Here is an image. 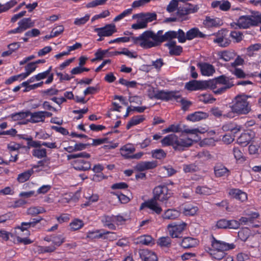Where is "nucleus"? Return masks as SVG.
Instances as JSON below:
<instances>
[{
  "label": "nucleus",
  "instance_id": "1",
  "mask_svg": "<svg viewBox=\"0 0 261 261\" xmlns=\"http://www.w3.org/2000/svg\"><path fill=\"white\" fill-rule=\"evenodd\" d=\"M153 194L152 198L141 204L140 210H142L144 207H147L156 214L159 215L162 212V208L158 201L166 203L168 199L171 197L172 193L170 192L167 187L158 186L153 189Z\"/></svg>",
  "mask_w": 261,
  "mask_h": 261
},
{
  "label": "nucleus",
  "instance_id": "2",
  "mask_svg": "<svg viewBox=\"0 0 261 261\" xmlns=\"http://www.w3.org/2000/svg\"><path fill=\"white\" fill-rule=\"evenodd\" d=\"M193 140L189 138H183L180 135L178 138L174 134L166 136L161 140L164 146H172L175 150H182L184 148L189 147L193 144Z\"/></svg>",
  "mask_w": 261,
  "mask_h": 261
},
{
  "label": "nucleus",
  "instance_id": "3",
  "mask_svg": "<svg viewBox=\"0 0 261 261\" xmlns=\"http://www.w3.org/2000/svg\"><path fill=\"white\" fill-rule=\"evenodd\" d=\"M153 36V32L146 31L139 37H133L131 39L136 45L144 49H148L159 45Z\"/></svg>",
  "mask_w": 261,
  "mask_h": 261
},
{
  "label": "nucleus",
  "instance_id": "4",
  "mask_svg": "<svg viewBox=\"0 0 261 261\" xmlns=\"http://www.w3.org/2000/svg\"><path fill=\"white\" fill-rule=\"evenodd\" d=\"M246 95H239L235 97V102L231 107V110L238 115H246L251 110V107L247 101Z\"/></svg>",
  "mask_w": 261,
  "mask_h": 261
},
{
  "label": "nucleus",
  "instance_id": "5",
  "mask_svg": "<svg viewBox=\"0 0 261 261\" xmlns=\"http://www.w3.org/2000/svg\"><path fill=\"white\" fill-rule=\"evenodd\" d=\"M90 155L86 152H80L75 154H71L67 155L68 160L80 158L73 161L72 165L76 170H88L91 168V164L89 162L85 161L81 158H89Z\"/></svg>",
  "mask_w": 261,
  "mask_h": 261
},
{
  "label": "nucleus",
  "instance_id": "6",
  "mask_svg": "<svg viewBox=\"0 0 261 261\" xmlns=\"http://www.w3.org/2000/svg\"><path fill=\"white\" fill-rule=\"evenodd\" d=\"M133 19L138 18L137 23L132 24V28L135 30L146 28L147 23L156 19L155 13H139L133 16Z\"/></svg>",
  "mask_w": 261,
  "mask_h": 261
},
{
  "label": "nucleus",
  "instance_id": "7",
  "mask_svg": "<svg viewBox=\"0 0 261 261\" xmlns=\"http://www.w3.org/2000/svg\"><path fill=\"white\" fill-rule=\"evenodd\" d=\"M163 132L166 133L170 132H181L182 133L192 134L194 135V139L196 141L200 140V138L199 137L198 134H202L204 133V130H200L198 128L189 129L186 128V125H183L182 127H181L180 124L177 125L172 124L168 127L164 129Z\"/></svg>",
  "mask_w": 261,
  "mask_h": 261
},
{
  "label": "nucleus",
  "instance_id": "8",
  "mask_svg": "<svg viewBox=\"0 0 261 261\" xmlns=\"http://www.w3.org/2000/svg\"><path fill=\"white\" fill-rule=\"evenodd\" d=\"M261 23V15L242 16L238 20L237 25L240 29H246Z\"/></svg>",
  "mask_w": 261,
  "mask_h": 261
},
{
  "label": "nucleus",
  "instance_id": "9",
  "mask_svg": "<svg viewBox=\"0 0 261 261\" xmlns=\"http://www.w3.org/2000/svg\"><path fill=\"white\" fill-rule=\"evenodd\" d=\"M185 87L190 91H194L199 89H205L207 88L215 89L216 87H213V82L211 81H200L193 80L187 83Z\"/></svg>",
  "mask_w": 261,
  "mask_h": 261
},
{
  "label": "nucleus",
  "instance_id": "10",
  "mask_svg": "<svg viewBox=\"0 0 261 261\" xmlns=\"http://www.w3.org/2000/svg\"><path fill=\"white\" fill-rule=\"evenodd\" d=\"M18 27L9 32V33H21L28 29L33 27L35 22L32 21L31 18H24L20 20L18 23Z\"/></svg>",
  "mask_w": 261,
  "mask_h": 261
},
{
  "label": "nucleus",
  "instance_id": "11",
  "mask_svg": "<svg viewBox=\"0 0 261 261\" xmlns=\"http://www.w3.org/2000/svg\"><path fill=\"white\" fill-rule=\"evenodd\" d=\"M214 42L217 43L219 46L226 47L230 43V40L229 39L228 32L225 30L219 31L216 35Z\"/></svg>",
  "mask_w": 261,
  "mask_h": 261
},
{
  "label": "nucleus",
  "instance_id": "12",
  "mask_svg": "<svg viewBox=\"0 0 261 261\" xmlns=\"http://www.w3.org/2000/svg\"><path fill=\"white\" fill-rule=\"evenodd\" d=\"M211 249H216L217 250H220L225 251L230 249L234 248L235 245L233 244H228L224 242L217 240L214 237H213L212 241Z\"/></svg>",
  "mask_w": 261,
  "mask_h": 261
},
{
  "label": "nucleus",
  "instance_id": "13",
  "mask_svg": "<svg viewBox=\"0 0 261 261\" xmlns=\"http://www.w3.org/2000/svg\"><path fill=\"white\" fill-rule=\"evenodd\" d=\"M186 223H182L179 224H170L168 225L169 234L172 238H178L180 234L186 226Z\"/></svg>",
  "mask_w": 261,
  "mask_h": 261
},
{
  "label": "nucleus",
  "instance_id": "14",
  "mask_svg": "<svg viewBox=\"0 0 261 261\" xmlns=\"http://www.w3.org/2000/svg\"><path fill=\"white\" fill-rule=\"evenodd\" d=\"M95 31L97 32L100 37L110 36L116 32V29L115 24H109L102 28H96Z\"/></svg>",
  "mask_w": 261,
  "mask_h": 261
},
{
  "label": "nucleus",
  "instance_id": "15",
  "mask_svg": "<svg viewBox=\"0 0 261 261\" xmlns=\"http://www.w3.org/2000/svg\"><path fill=\"white\" fill-rule=\"evenodd\" d=\"M177 94V92L174 91L166 92L164 91H159L155 94L154 97L157 99L166 100L175 99L178 101V98L179 97V95Z\"/></svg>",
  "mask_w": 261,
  "mask_h": 261
},
{
  "label": "nucleus",
  "instance_id": "16",
  "mask_svg": "<svg viewBox=\"0 0 261 261\" xmlns=\"http://www.w3.org/2000/svg\"><path fill=\"white\" fill-rule=\"evenodd\" d=\"M140 258L144 261H158L155 252L148 249H140L139 251Z\"/></svg>",
  "mask_w": 261,
  "mask_h": 261
},
{
  "label": "nucleus",
  "instance_id": "17",
  "mask_svg": "<svg viewBox=\"0 0 261 261\" xmlns=\"http://www.w3.org/2000/svg\"><path fill=\"white\" fill-rule=\"evenodd\" d=\"M157 166L155 161L141 162L135 167V169L138 171H143L146 170L152 169Z\"/></svg>",
  "mask_w": 261,
  "mask_h": 261
},
{
  "label": "nucleus",
  "instance_id": "18",
  "mask_svg": "<svg viewBox=\"0 0 261 261\" xmlns=\"http://www.w3.org/2000/svg\"><path fill=\"white\" fill-rule=\"evenodd\" d=\"M259 216L258 214L253 213L251 215H248V217H242L239 220L240 225H248L252 227H257L258 225H253V221L255 219Z\"/></svg>",
  "mask_w": 261,
  "mask_h": 261
},
{
  "label": "nucleus",
  "instance_id": "19",
  "mask_svg": "<svg viewBox=\"0 0 261 261\" xmlns=\"http://www.w3.org/2000/svg\"><path fill=\"white\" fill-rule=\"evenodd\" d=\"M228 193L232 198L242 202H244L247 199V194L238 189H230Z\"/></svg>",
  "mask_w": 261,
  "mask_h": 261
},
{
  "label": "nucleus",
  "instance_id": "20",
  "mask_svg": "<svg viewBox=\"0 0 261 261\" xmlns=\"http://www.w3.org/2000/svg\"><path fill=\"white\" fill-rule=\"evenodd\" d=\"M136 150L135 148L132 144H126L122 146L120 149V153L126 159H130Z\"/></svg>",
  "mask_w": 261,
  "mask_h": 261
},
{
  "label": "nucleus",
  "instance_id": "21",
  "mask_svg": "<svg viewBox=\"0 0 261 261\" xmlns=\"http://www.w3.org/2000/svg\"><path fill=\"white\" fill-rule=\"evenodd\" d=\"M201 74L205 76H210L215 72L214 66L208 63L199 64Z\"/></svg>",
  "mask_w": 261,
  "mask_h": 261
},
{
  "label": "nucleus",
  "instance_id": "22",
  "mask_svg": "<svg viewBox=\"0 0 261 261\" xmlns=\"http://www.w3.org/2000/svg\"><path fill=\"white\" fill-rule=\"evenodd\" d=\"M43 114L42 111L34 113L30 112L29 116H30V118L28 121L34 123L43 122L44 121V116Z\"/></svg>",
  "mask_w": 261,
  "mask_h": 261
},
{
  "label": "nucleus",
  "instance_id": "23",
  "mask_svg": "<svg viewBox=\"0 0 261 261\" xmlns=\"http://www.w3.org/2000/svg\"><path fill=\"white\" fill-rule=\"evenodd\" d=\"M214 173L216 176L221 177L223 176H228L229 171L223 165H217L214 167Z\"/></svg>",
  "mask_w": 261,
  "mask_h": 261
},
{
  "label": "nucleus",
  "instance_id": "24",
  "mask_svg": "<svg viewBox=\"0 0 261 261\" xmlns=\"http://www.w3.org/2000/svg\"><path fill=\"white\" fill-rule=\"evenodd\" d=\"M170 49V54L174 55H179L182 51V47L180 46L176 45L175 41L168 42L165 44Z\"/></svg>",
  "mask_w": 261,
  "mask_h": 261
},
{
  "label": "nucleus",
  "instance_id": "25",
  "mask_svg": "<svg viewBox=\"0 0 261 261\" xmlns=\"http://www.w3.org/2000/svg\"><path fill=\"white\" fill-rule=\"evenodd\" d=\"M179 212L174 209H168L166 210L162 216L163 219L167 220H174L179 216Z\"/></svg>",
  "mask_w": 261,
  "mask_h": 261
},
{
  "label": "nucleus",
  "instance_id": "26",
  "mask_svg": "<svg viewBox=\"0 0 261 261\" xmlns=\"http://www.w3.org/2000/svg\"><path fill=\"white\" fill-rule=\"evenodd\" d=\"M208 116V114L203 112H196L187 116V119L192 121H197L205 119Z\"/></svg>",
  "mask_w": 261,
  "mask_h": 261
},
{
  "label": "nucleus",
  "instance_id": "27",
  "mask_svg": "<svg viewBox=\"0 0 261 261\" xmlns=\"http://www.w3.org/2000/svg\"><path fill=\"white\" fill-rule=\"evenodd\" d=\"M204 36L205 35L196 28H192L187 32V39L189 40L196 37L203 38Z\"/></svg>",
  "mask_w": 261,
  "mask_h": 261
},
{
  "label": "nucleus",
  "instance_id": "28",
  "mask_svg": "<svg viewBox=\"0 0 261 261\" xmlns=\"http://www.w3.org/2000/svg\"><path fill=\"white\" fill-rule=\"evenodd\" d=\"M197 245V241L196 239L191 237H186L183 239L181 245L185 248L194 247Z\"/></svg>",
  "mask_w": 261,
  "mask_h": 261
},
{
  "label": "nucleus",
  "instance_id": "29",
  "mask_svg": "<svg viewBox=\"0 0 261 261\" xmlns=\"http://www.w3.org/2000/svg\"><path fill=\"white\" fill-rule=\"evenodd\" d=\"M102 221L104 225L107 226L109 229L112 230L116 229V227L113 224V223H115L114 216H104Z\"/></svg>",
  "mask_w": 261,
  "mask_h": 261
},
{
  "label": "nucleus",
  "instance_id": "30",
  "mask_svg": "<svg viewBox=\"0 0 261 261\" xmlns=\"http://www.w3.org/2000/svg\"><path fill=\"white\" fill-rule=\"evenodd\" d=\"M251 140V135L249 133H243L237 139L239 144L245 146L248 144Z\"/></svg>",
  "mask_w": 261,
  "mask_h": 261
},
{
  "label": "nucleus",
  "instance_id": "31",
  "mask_svg": "<svg viewBox=\"0 0 261 261\" xmlns=\"http://www.w3.org/2000/svg\"><path fill=\"white\" fill-rule=\"evenodd\" d=\"M144 120V118L142 115H138L133 117L126 125V128L129 129L132 126L137 125Z\"/></svg>",
  "mask_w": 261,
  "mask_h": 261
},
{
  "label": "nucleus",
  "instance_id": "32",
  "mask_svg": "<svg viewBox=\"0 0 261 261\" xmlns=\"http://www.w3.org/2000/svg\"><path fill=\"white\" fill-rule=\"evenodd\" d=\"M212 82H213V87H216L215 88H218L217 85L219 84H223L224 86H230V85H233L232 83L229 82V79L224 75H221L218 77L215 81V83H214V81Z\"/></svg>",
  "mask_w": 261,
  "mask_h": 261
},
{
  "label": "nucleus",
  "instance_id": "33",
  "mask_svg": "<svg viewBox=\"0 0 261 261\" xmlns=\"http://www.w3.org/2000/svg\"><path fill=\"white\" fill-rule=\"evenodd\" d=\"M34 173L33 169H30L22 173L19 174L17 177V180L19 182H24L30 178V176Z\"/></svg>",
  "mask_w": 261,
  "mask_h": 261
},
{
  "label": "nucleus",
  "instance_id": "34",
  "mask_svg": "<svg viewBox=\"0 0 261 261\" xmlns=\"http://www.w3.org/2000/svg\"><path fill=\"white\" fill-rule=\"evenodd\" d=\"M42 219V218L39 219H33L32 221L29 222H22L21 223V226L20 227H18V228L20 229L21 232H23L31 227H34L36 224L40 222Z\"/></svg>",
  "mask_w": 261,
  "mask_h": 261
},
{
  "label": "nucleus",
  "instance_id": "35",
  "mask_svg": "<svg viewBox=\"0 0 261 261\" xmlns=\"http://www.w3.org/2000/svg\"><path fill=\"white\" fill-rule=\"evenodd\" d=\"M46 212V210L43 207L41 206H34L31 207L27 210V214L31 216H36L39 214H42Z\"/></svg>",
  "mask_w": 261,
  "mask_h": 261
},
{
  "label": "nucleus",
  "instance_id": "36",
  "mask_svg": "<svg viewBox=\"0 0 261 261\" xmlns=\"http://www.w3.org/2000/svg\"><path fill=\"white\" fill-rule=\"evenodd\" d=\"M171 240L169 237H163L159 238L157 244L161 247L169 248L171 246Z\"/></svg>",
  "mask_w": 261,
  "mask_h": 261
},
{
  "label": "nucleus",
  "instance_id": "37",
  "mask_svg": "<svg viewBox=\"0 0 261 261\" xmlns=\"http://www.w3.org/2000/svg\"><path fill=\"white\" fill-rule=\"evenodd\" d=\"M209 254L212 257L218 260L222 259L226 255L225 251L216 249H210Z\"/></svg>",
  "mask_w": 261,
  "mask_h": 261
},
{
  "label": "nucleus",
  "instance_id": "38",
  "mask_svg": "<svg viewBox=\"0 0 261 261\" xmlns=\"http://www.w3.org/2000/svg\"><path fill=\"white\" fill-rule=\"evenodd\" d=\"M204 24L207 27H215L219 25L220 21L218 19L206 16L203 22Z\"/></svg>",
  "mask_w": 261,
  "mask_h": 261
},
{
  "label": "nucleus",
  "instance_id": "39",
  "mask_svg": "<svg viewBox=\"0 0 261 261\" xmlns=\"http://www.w3.org/2000/svg\"><path fill=\"white\" fill-rule=\"evenodd\" d=\"M198 210L197 206H187L183 208L182 213L185 216H194Z\"/></svg>",
  "mask_w": 261,
  "mask_h": 261
},
{
  "label": "nucleus",
  "instance_id": "40",
  "mask_svg": "<svg viewBox=\"0 0 261 261\" xmlns=\"http://www.w3.org/2000/svg\"><path fill=\"white\" fill-rule=\"evenodd\" d=\"M236 54L233 51H224L221 53L220 58L225 61H229L236 57Z\"/></svg>",
  "mask_w": 261,
  "mask_h": 261
},
{
  "label": "nucleus",
  "instance_id": "41",
  "mask_svg": "<svg viewBox=\"0 0 261 261\" xmlns=\"http://www.w3.org/2000/svg\"><path fill=\"white\" fill-rule=\"evenodd\" d=\"M17 4L16 0H11L7 2L5 5H1L0 4V13L5 12L13 7Z\"/></svg>",
  "mask_w": 261,
  "mask_h": 261
},
{
  "label": "nucleus",
  "instance_id": "42",
  "mask_svg": "<svg viewBox=\"0 0 261 261\" xmlns=\"http://www.w3.org/2000/svg\"><path fill=\"white\" fill-rule=\"evenodd\" d=\"M139 242L140 243L145 245H151L154 244V240L150 236L148 235L140 237Z\"/></svg>",
  "mask_w": 261,
  "mask_h": 261
},
{
  "label": "nucleus",
  "instance_id": "43",
  "mask_svg": "<svg viewBox=\"0 0 261 261\" xmlns=\"http://www.w3.org/2000/svg\"><path fill=\"white\" fill-rule=\"evenodd\" d=\"M195 192L198 194L207 195L211 194L212 190L206 187L198 186L196 189Z\"/></svg>",
  "mask_w": 261,
  "mask_h": 261
},
{
  "label": "nucleus",
  "instance_id": "44",
  "mask_svg": "<svg viewBox=\"0 0 261 261\" xmlns=\"http://www.w3.org/2000/svg\"><path fill=\"white\" fill-rule=\"evenodd\" d=\"M30 111L21 112L12 115L14 120L17 121L22 120L29 116Z\"/></svg>",
  "mask_w": 261,
  "mask_h": 261
},
{
  "label": "nucleus",
  "instance_id": "45",
  "mask_svg": "<svg viewBox=\"0 0 261 261\" xmlns=\"http://www.w3.org/2000/svg\"><path fill=\"white\" fill-rule=\"evenodd\" d=\"M84 225L83 221L79 219L73 220L70 224V229L72 230H76L82 228Z\"/></svg>",
  "mask_w": 261,
  "mask_h": 261
},
{
  "label": "nucleus",
  "instance_id": "46",
  "mask_svg": "<svg viewBox=\"0 0 261 261\" xmlns=\"http://www.w3.org/2000/svg\"><path fill=\"white\" fill-rule=\"evenodd\" d=\"M185 173H193L198 170V167L195 164L184 165L183 167Z\"/></svg>",
  "mask_w": 261,
  "mask_h": 261
},
{
  "label": "nucleus",
  "instance_id": "47",
  "mask_svg": "<svg viewBox=\"0 0 261 261\" xmlns=\"http://www.w3.org/2000/svg\"><path fill=\"white\" fill-rule=\"evenodd\" d=\"M33 156L40 159L46 156V150L44 148L34 149L32 152Z\"/></svg>",
  "mask_w": 261,
  "mask_h": 261
},
{
  "label": "nucleus",
  "instance_id": "48",
  "mask_svg": "<svg viewBox=\"0 0 261 261\" xmlns=\"http://www.w3.org/2000/svg\"><path fill=\"white\" fill-rule=\"evenodd\" d=\"M176 32L173 31H168L164 35L163 42L166 41H171L172 39L176 38Z\"/></svg>",
  "mask_w": 261,
  "mask_h": 261
},
{
  "label": "nucleus",
  "instance_id": "49",
  "mask_svg": "<svg viewBox=\"0 0 261 261\" xmlns=\"http://www.w3.org/2000/svg\"><path fill=\"white\" fill-rule=\"evenodd\" d=\"M103 233L100 232V230L89 231L87 234V238L91 239L101 238L103 237Z\"/></svg>",
  "mask_w": 261,
  "mask_h": 261
},
{
  "label": "nucleus",
  "instance_id": "50",
  "mask_svg": "<svg viewBox=\"0 0 261 261\" xmlns=\"http://www.w3.org/2000/svg\"><path fill=\"white\" fill-rule=\"evenodd\" d=\"M152 155L154 158L157 159H162L165 158L166 156V153L163 149H156L152 151Z\"/></svg>",
  "mask_w": 261,
  "mask_h": 261
},
{
  "label": "nucleus",
  "instance_id": "51",
  "mask_svg": "<svg viewBox=\"0 0 261 261\" xmlns=\"http://www.w3.org/2000/svg\"><path fill=\"white\" fill-rule=\"evenodd\" d=\"M230 71L231 73L235 75L238 78H245L246 76V74L241 69L234 68L233 69H231Z\"/></svg>",
  "mask_w": 261,
  "mask_h": 261
},
{
  "label": "nucleus",
  "instance_id": "52",
  "mask_svg": "<svg viewBox=\"0 0 261 261\" xmlns=\"http://www.w3.org/2000/svg\"><path fill=\"white\" fill-rule=\"evenodd\" d=\"M230 36L236 42H239L242 40L243 34L239 31H233L230 33Z\"/></svg>",
  "mask_w": 261,
  "mask_h": 261
},
{
  "label": "nucleus",
  "instance_id": "53",
  "mask_svg": "<svg viewBox=\"0 0 261 261\" xmlns=\"http://www.w3.org/2000/svg\"><path fill=\"white\" fill-rule=\"evenodd\" d=\"M228 225V220L223 219L217 221L216 227L219 229H227Z\"/></svg>",
  "mask_w": 261,
  "mask_h": 261
},
{
  "label": "nucleus",
  "instance_id": "54",
  "mask_svg": "<svg viewBox=\"0 0 261 261\" xmlns=\"http://www.w3.org/2000/svg\"><path fill=\"white\" fill-rule=\"evenodd\" d=\"M103 233V239H107L109 241H113L116 239L117 237L114 232H112L108 231H103L102 232Z\"/></svg>",
  "mask_w": 261,
  "mask_h": 261
},
{
  "label": "nucleus",
  "instance_id": "55",
  "mask_svg": "<svg viewBox=\"0 0 261 261\" xmlns=\"http://www.w3.org/2000/svg\"><path fill=\"white\" fill-rule=\"evenodd\" d=\"M233 155L236 160H245V158L244 157L243 153L240 150V149L238 147H234L233 149Z\"/></svg>",
  "mask_w": 261,
  "mask_h": 261
},
{
  "label": "nucleus",
  "instance_id": "56",
  "mask_svg": "<svg viewBox=\"0 0 261 261\" xmlns=\"http://www.w3.org/2000/svg\"><path fill=\"white\" fill-rule=\"evenodd\" d=\"M233 85H230V86H223L220 88H216L215 89H212L213 90V92L216 94H220L225 92L227 89L231 88Z\"/></svg>",
  "mask_w": 261,
  "mask_h": 261
},
{
  "label": "nucleus",
  "instance_id": "57",
  "mask_svg": "<svg viewBox=\"0 0 261 261\" xmlns=\"http://www.w3.org/2000/svg\"><path fill=\"white\" fill-rule=\"evenodd\" d=\"M177 37L178 41L181 43H184L186 41L187 39V35H186L184 32L181 30L179 29L177 32H176Z\"/></svg>",
  "mask_w": 261,
  "mask_h": 261
},
{
  "label": "nucleus",
  "instance_id": "58",
  "mask_svg": "<svg viewBox=\"0 0 261 261\" xmlns=\"http://www.w3.org/2000/svg\"><path fill=\"white\" fill-rule=\"evenodd\" d=\"M178 6V3L176 0H171L169 4L167 6V11L169 12H174Z\"/></svg>",
  "mask_w": 261,
  "mask_h": 261
},
{
  "label": "nucleus",
  "instance_id": "59",
  "mask_svg": "<svg viewBox=\"0 0 261 261\" xmlns=\"http://www.w3.org/2000/svg\"><path fill=\"white\" fill-rule=\"evenodd\" d=\"M90 16L86 15L83 17L80 18H76L74 20V23L77 25H81L85 24L89 19Z\"/></svg>",
  "mask_w": 261,
  "mask_h": 261
},
{
  "label": "nucleus",
  "instance_id": "60",
  "mask_svg": "<svg viewBox=\"0 0 261 261\" xmlns=\"http://www.w3.org/2000/svg\"><path fill=\"white\" fill-rule=\"evenodd\" d=\"M113 194L117 197L121 203H126L129 201V198L124 194L116 193H114Z\"/></svg>",
  "mask_w": 261,
  "mask_h": 261
},
{
  "label": "nucleus",
  "instance_id": "61",
  "mask_svg": "<svg viewBox=\"0 0 261 261\" xmlns=\"http://www.w3.org/2000/svg\"><path fill=\"white\" fill-rule=\"evenodd\" d=\"M163 32L162 30L159 31L156 33H154L153 32L154 38L155 39L159 45L163 42L164 38V35L162 34Z\"/></svg>",
  "mask_w": 261,
  "mask_h": 261
},
{
  "label": "nucleus",
  "instance_id": "62",
  "mask_svg": "<svg viewBox=\"0 0 261 261\" xmlns=\"http://www.w3.org/2000/svg\"><path fill=\"white\" fill-rule=\"evenodd\" d=\"M222 128L225 131H230L232 132L233 130H237V131L240 130V128H237L234 124L232 123H227L224 125L222 127Z\"/></svg>",
  "mask_w": 261,
  "mask_h": 261
},
{
  "label": "nucleus",
  "instance_id": "63",
  "mask_svg": "<svg viewBox=\"0 0 261 261\" xmlns=\"http://www.w3.org/2000/svg\"><path fill=\"white\" fill-rule=\"evenodd\" d=\"M178 99H179L178 101H179L181 104L182 109L185 111L187 110L191 105V101L181 98L180 96L178 98Z\"/></svg>",
  "mask_w": 261,
  "mask_h": 261
},
{
  "label": "nucleus",
  "instance_id": "64",
  "mask_svg": "<svg viewBox=\"0 0 261 261\" xmlns=\"http://www.w3.org/2000/svg\"><path fill=\"white\" fill-rule=\"evenodd\" d=\"M228 229H237L240 227V223L239 221L235 220H228Z\"/></svg>",
  "mask_w": 261,
  "mask_h": 261
}]
</instances>
